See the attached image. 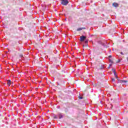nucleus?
Listing matches in <instances>:
<instances>
[{
  "instance_id": "nucleus-1",
  "label": "nucleus",
  "mask_w": 128,
  "mask_h": 128,
  "mask_svg": "<svg viewBox=\"0 0 128 128\" xmlns=\"http://www.w3.org/2000/svg\"><path fill=\"white\" fill-rule=\"evenodd\" d=\"M68 4V0H62V4L63 6H66Z\"/></svg>"
},
{
  "instance_id": "nucleus-2",
  "label": "nucleus",
  "mask_w": 128,
  "mask_h": 128,
  "mask_svg": "<svg viewBox=\"0 0 128 128\" xmlns=\"http://www.w3.org/2000/svg\"><path fill=\"white\" fill-rule=\"evenodd\" d=\"M86 38V36H82L80 37V42H84Z\"/></svg>"
},
{
  "instance_id": "nucleus-3",
  "label": "nucleus",
  "mask_w": 128,
  "mask_h": 128,
  "mask_svg": "<svg viewBox=\"0 0 128 128\" xmlns=\"http://www.w3.org/2000/svg\"><path fill=\"white\" fill-rule=\"evenodd\" d=\"M119 82L120 84H126V83L128 82V80H120Z\"/></svg>"
},
{
  "instance_id": "nucleus-4",
  "label": "nucleus",
  "mask_w": 128,
  "mask_h": 128,
  "mask_svg": "<svg viewBox=\"0 0 128 128\" xmlns=\"http://www.w3.org/2000/svg\"><path fill=\"white\" fill-rule=\"evenodd\" d=\"M112 6H114V8H118V4L116 3V2H114L112 4Z\"/></svg>"
},
{
  "instance_id": "nucleus-5",
  "label": "nucleus",
  "mask_w": 128,
  "mask_h": 128,
  "mask_svg": "<svg viewBox=\"0 0 128 128\" xmlns=\"http://www.w3.org/2000/svg\"><path fill=\"white\" fill-rule=\"evenodd\" d=\"M86 30V28H78L76 30H77V32H80V30Z\"/></svg>"
},
{
  "instance_id": "nucleus-6",
  "label": "nucleus",
  "mask_w": 128,
  "mask_h": 128,
  "mask_svg": "<svg viewBox=\"0 0 128 128\" xmlns=\"http://www.w3.org/2000/svg\"><path fill=\"white\" fill-rule=\"evenodd\" d=\"M7 82V84H8V86H10V84H12V82L10 80H8Z\"/></svg>"
},
{
  "instance_id": "nucleus-7",
  "label": "nucleus",
  "mask_w": 128,
  "mask_h": 128,
  "mask_svg": "<svg viewBox=\"0 0 128 128\" xmlns=\"http://www.w3.org/2000/svg\"><path fill=\"white\" fill-rule=\"evenodd\" d=\"M58 116H59L60 119L62 118H63L62 114H58Z\"/></svg>"
},
{
  "instance_id": "nucleus-8",
  "label": "nucleus",
  "mask_w": 128,
  "mask_h": 128,
  "mask_svg": "<svg viewBox=\"0 0 128 128\" xmlns=\"http://www.w3.org/2000/svg\"><path fill=\"white\" fill-rule=\"evenodd\" d=\"M114 76H115L116 78H117V80L118 78V75H116V72H114Z\"/></svg>"
},
{
  "instance_id": "nucleus-9",
  "label": "nucleus",
  "mask_w": 128,
  "mask_h": 128,
  "mask_svg": "<svg viewBox=\"0 0 128 128\" xmlns=\"http://www.w3.org/2000/svg\"><path fill=\"white\" fill-rule=\"evenodd\" d=\"M88 40H85V44H88Z\"/></svg>"
},
{
  "instance_id": "nucleus-10",
  "label": "nucleus",
  "mask_w": 128,
  "mask_h": 128,
  "mask_svg": "<svg viewBox=\"0 0 128 128\" xmlns=\"http://www.w3.org/2000/svg\"><path fill=\"white\" fill-rule=\"evenodd\" d=\"M112 70L113 72H116V70L115 69H112Z\"/></svg>"
},
{
  "instance_id": "nucleus-11",
  "label": "nucleus",
  "mask_w": 128,
  "mask_h": 128,
  "mask_svg": "<svg viewBox=\"0 0 128 128\" xmlns=\"http://www.w3.org/2000/svg\"><path fill=\"white\" fill-rule=\"evenodd\" d=\"M79 98H80V100H82V97L80 96V97H79Z\"/></svg>"
},
{
  "instance_id": "nucleus-12",
  "label": "nucleus",
  "mask_w": 128,
  "mask_h": 128,
  "mask_svg": "<svg viewBox=\"0 0 128 128\" xmlns=\"http://www.w3.org/2000/svg\"><path fill=\"white\" fill-rule=\"evenodd\" d=\"M112 80L113 82H114L116 80H114V78H112Z\"/></svg>"
},
{
  "instance_id": "nucleus-13",
  "label": "nucleus",
  "mask_w": 128,
  "mask_h": 128,
  "mask_svg": "<svg viewBox=\"0 0 128 128\" xmlns=\"http://www.w3.org/2000/svg\"><path fill=\"white\" fill-rule=\"evenodd\" d=\"M120 54H122V56H124V53H122V52H120Z\"/></svg>"
},
{
  "instance_id": "nucleus-14",
  "label": "nucleus",
  "mask_w": 128,
  "mask_h": 128,
  "mask_svg": "<svg viewBox=\"0 0 128 128\" xmlns=\"http://www.w3.org/2000/svg\"><path fill=\"white\" fill-rule=\"evenodd\" d=\"M110 62H112V60H110Z\"/></svg>"
},
{
  "instance_id": "nucleus-15",
  "label": "nucleus",
  "mask_w": 128,
  "mask_h": 128,
  "mask_svg": "<svg viewBox=\"0 0 128 128\" xmlns=\"http://www.w3.org/2000/svg\"><path fill=\"white\" fill-rule=\"evenodd\" d=\"M120 62V60H118L117 62Z\"/></svg>"
},
{
  "instance_id": "nucleus-16",
  "label": "nucleus",
  "mask_w": 128,
  "mask_h": 128,
  "mask_svg": "<svg viewBox=\"0 0 128 128\" xmlns=\"http://www.w3.org/2000/svg\"><path fill=\"white\" fill-rule=\"evenodd\" d=\"M109 58H112V56H109Z\"/></svg>"
},
{
  "instance_id": "nucleus-17",
  "label": "nucleus",
  "mask_w": 128,
  "mask_h": 128,
  "mask_svg": "<svg viewBox=\"0 0 128 128\" xmlns=\"http://www.w3.org/2000/svg\"><path fill=\"white\" fill-rule=\"evenodd\" d=\"M102 46H104V44H102Z\"/></svg>"
},
{
  "instance_id": "nucleus-18",
  "label": "nucleus",
  "mask_w": 128,
  "mask_h": 128,
  "mask_svg": "<svg viewBox=\"0 0 128 128\" xmlns=\"http://www.w3.org/2000/svg\"><path fill=\"white\" fill-rule=\"evenodd\" d=\"M55 118H56V116H55Z\"/></svg>"
},
{
  "instance_id": "nucleus-19",
  "label": "nucleus",
  "mask_w": 128,
  "mask_h": 128,
  "mask_svg": "<svg viewBox=\"0 0 128 128\" xmlns=\"http://www.w3.org/2000/svg\"><path fill=\"white\" fill-rule=\"evenodd\" d=\"M110 66H112V64H110Z\"/></svg>"
}]
</instances>
